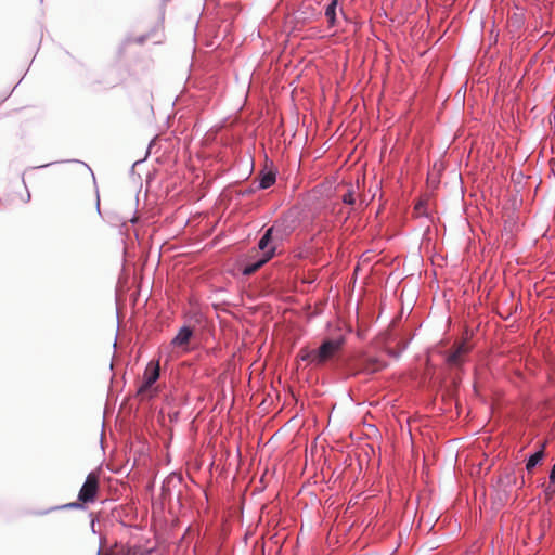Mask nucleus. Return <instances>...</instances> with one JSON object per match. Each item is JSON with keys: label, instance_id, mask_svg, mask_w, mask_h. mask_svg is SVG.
Returning <instances> with one entry per match:
<instances>
[{"label": "nucleus", "instance_id": "1", "mask_svg": "<svg viewBox=\"0 0 555 555\" xmlns=\"http://www.w3.org/2000/svg\"><path fill=\"white\" fill-rule=\"evenodd\" d=\"M298 214L294 210H288L279 217L270 227L274 233V241L283 242L286 240L299 225Z\"/></svg>", "mask_w": 555, "mask_h": 555}, {"label": "nucleus", "instance_id": "2", "mask_svg": "<svg viewBox=\"0 0 555 555\" xmlns=\"http://www.w3.org/2000/svg\"><path fill=\"white\" fill-rule=\"evenodd\" d=\"M345 337L343 335L336 338L324 339L321 346L315 349V358L320 366L331 360L344 346Z\"/></svg>", "mask_w": 555, "mask_h": 555}, {"label": "nucleus", "instance_id": "3", "mask_svg": "<svg viewBox=\"0 0 555 555\" xmlns=\"http://www.w3.org/2000/svg\"><path fill=\"white\" fill-rule=\"evenodd\" d=\"M99 489V477L95 473L88 474L82 487L78 493V500L81 503H91L95 500Z\"/></svg>", "mask_w": 555, "mask_h": 555}, {"label": "nucleus", "instance_id": "4", "mask_svg": "<svg viewBox=\"0 0 555 555\" xmlns=\"http://www.w3.org/2000/svg\"><path fill=\"white\" fill-rule=\"evenodd\" d=\"M159 371L160 369L158 361H151L147 363L143 374V382L138 389L139 393H143L152 387V385L159 378Z\"/></svg>", "mask_w": 555, "mask_h": 555}, {"label": "nucleus", "instance_id": "5", "mask_svg": "<svg viewBox=\"0 0 555 555\" xmlns=\"http://www.w3.org/2000/svg\"><path fill=\"white\" fill-rule=\"evenodd\" d=\"M470 348L466 343L459 344L446 358L449 366L460 367L465 362V357L469 353Z\"/></svg>", "mask_w": 555, "mask_h": 555}, {"label": "nucleus", "instance_id": "6", "mask_svg": "<svg viewBox=\"0 0 555 555\" xmlns=\"http://www.w3.org/2000/svg\"><path fill=\"white\" fill-rule=\"evenodd\" d=\"M276 251V246H272L269 248V251L266 255H261L260 258L249 261L246 263L243 268V274L244 275H250L255 273L258 269H260L263 264H266L268 261H270Z\"/></svg>", "mask_w": 555, "mask_h": 555}, {"label": "nucleus", "instance_id": "7", "mask_svg": "<svg viewBox=\"0 0 555 555\" xmlns=\"http://www.w3.org/2000/svg\"><path fill=\"white\" fill-rule=\"evenodd\" d=\"M193 335V330L190 326H182L177 335L171 339L173 347H181L186 345Z\"/></svg>", "mask_w": 555, "mask_h": 555}, {"label": "nucleus", "instance_id": "8", "mask_svg": "<svg viewBox=\"0 0 555 555\" xmlns=\"http://www.w3.org/2000/svg\"><path fill=\"white\" fill-rule=\"evenodd\" d=\"M182 482V478L181 476L172 473L170 474L163 482L162 485V494L164 498H167V496H170L171 495V492H170V488L171 487H176L178 485H180Z\"/></svg>", "mask_w": 555, "mask_h": 555}, {"label": "nucleus", "instance_id": "9", "mask_svg": "<svg viewBox=\"0 0 555 555\" xmlns=\"http://www.w3.org/2000/svg\"><path fill=\"white\" fill-rule=\"evenodd\" d=\"M271 242L275 241L273 230L269 227L258 242V248L262 251V255H266L269 251V248L273 246H269Z\"/></svg>", "mask_w": 555, "mask_h": 555}, {"label": "nucleus", "instance_id": "10", "mask_svg": "<svg viewBox=\"0 0 555 555\" xmlns=\"http://www.w3.org/2000/svg\"><path fill=\"white\" fill-rule=\"evenodd\" d=\"M337 7L338 0H332L325 8L324 15L327 20L328 26L334 27L337 23Z\"/></svg>", "mask_w": 555, "mask_h": 555}, {"label": "nucleus", "instance_id": "11", "mask_svg": "<svg viewBox=\"0 0 555 555\" xmlns=\"http://www.w3.org/2000/svg\"><path fill=\"white\" fill-rule=\"evenodd\" d=\"M276 176L275 172L269 170V171H261L259 179H258V189L266 190L269 189L271 185L275 183Z\"/></svg>", "mask_w": 555, "mask_h": 555}, {"label": "nucleus", "instance_id": "12", "mask_svg": "<svg viewBox=\"0 0 555 555\" xmlns=\"http://www.w3.org/2000/svg\"><path fill=\"white\" fill-rule=\"evenodd\" d=\"M545 443H542L540 449L529 455L526 462V469L531 472L544 457Z\"/></svg>", "mask_w": 555, "mask_h": 555}, {"label": "nucleus", "instance_id": "13", "mask_svg": "<svg viewBox=\"0 0 555 555\" xmlns=\"http://www.w3.org/2000/svg\"><path fill=\"white\" fill-rule=\"evenodd\" d=\"M299 358L301 361L308 362L313 366H320L319 361L315 358V349L309 350L304 348L299 351Z\"/></svg>", "mask_w": 555, "mask_h": 555}, {"label": "nucleus", "instance_id": "14", "mask_svg": "<svg viewBox=\"0 0 555 555\" xmlns=\"http://www.w3.org/2000/svg\"><path fill=\"white\" fill-rule=\"evenodd\" d=\"M341 201L346 205H354L356 203V188L352 184L348 185L347 191L343 194Z\"/></svg>", "mask_w": 555, "mask_h": 555}, {"label": "nucleus", "instance_id": "15", "mask_svg": "<svg viewBox=\"0 0 555 555\" xmlns=\"http://www.w3.org/2000/svg\"><path fill=\"white\" fill-rule=\"evenodd\" d=\"M516 480V477L513 473H506L500 478V482L505 486H511Z\"/></svg>", "mask_w": 555, "mask_h": 555}, {"label": "nucleus", "instance_id": "16", "mask_svg": "<svg viewBox=\"0 0 555 555\" xmlns=\"http://www.w3.org/2000/svg\"><path fill=\"white\" fill-rule=\"evenodd\" d=\"M414 210L417 212L418 216H427L426 212V204L423 201H420L415 207Z\"/></svg>", "mask_w": 555, "mask_h": 555}, {"label": "nucleus", "instance_id": "17", "mask_svg": "<svg viewBox=\"0 0 555 555\" xmlns=\"http://www.w3.org/2000/svg\"><path fill=\"white\" fill-rule=\"evenodd\" d=\"M82 504L81 502H73V503H67V504H64L62 505L60 508H64V509H78V508H82Z\"/></svg>", "mask_w": 555, "mask_h": 555}, {"label": "nucleus", "instance_id": "18", "mask_svg": "<svg viewBox=\"0 0 555 555\" xmlns=\"http://www.w3.org/2000/svg\"><path fill=\"white\" fill-rule=\"evenodd\" d=\"M548 478H550V482L554 485L555 483V464L551 468Z\"/></svg>", "mask_w": 555, "mask_h": 555}, {"label": "nucleus", "instance_id": "19", "mask_svg": "<svg viewBox=\"0 0 555 555\" xmlns=\"http://www.w3.org/2000/svg\"><path fill=\"white\" fill-rule=\"evenodd\" d=\"M374 363H376L378 365L377 367L374 369L375 371L386 366L385 362H380L377 359L374 360Z\"/></svg>", "mask_w": 555, "mask_h": 555}, {"label": "nucleus", "instance_id": "20", "mask_svg": "<svg viewBox=\"0 0 555 555\" xmlns=\"http://www.w3.org/2000/svg\"><path fill=\"white\" fill-rule=\"evenodd\" d=\"M92 531L94 532V521L91 522Z\"/></svg>", "mask_w": 555, "mask_h": 555}, {"label": "nucleus", "instance_id": "21", "mask_svg": "<svg viewBox=\"0 0 555 555\" xmlns=\"http://www.w3.org/2000/svg\"><path fill=\"white\" fill-rule=\"evenodd\" d=\"M96 208H98V210H100V203L99 202L96 204Z\"/></svg>", "mask_w": 555, "mask_h": 555}, {"label": "nucleus", "instance_id": "22", "mask_svg": "<svg viewBox=\"0 0 555 555\" xmlns=\"http://www.w3.org/2000/svg\"><path fill=\"white\" fill-rule=\"evenodd\" d=\"M98 555H101V550L98 551Z\"/></svg>", "mask_w": 555, "mask_h": 555}]
</instances>
